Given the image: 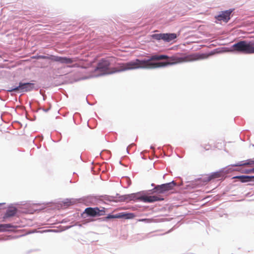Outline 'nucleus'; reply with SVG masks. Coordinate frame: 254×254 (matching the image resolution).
<instances>
[{"instance_id":"ddd939ff","label":"nucleus","mask_w":254,"mask_h":254,"mask_svg":"<svg viewBox=\"0 0 254 254\" xmlns=\"http://www.w3.org/2000/svg\"><path fill=\"white\" fill-rule=\"evenodd\" d=\"M234 178L239 179L242 183H246L251 181L252 179L254 178V176H238L234 177Z\"/></svg>"},{"instance_id":"6ab92c4d","label":"nucleus","mask_w":254,"mask_h":254,"mask_svg":"<svg viewBox=\"0 0 254 254\" xmlns=\"http://www.w3.org/2000/svg\"><path fill=\"white\" fill-rule=\"evenodd\" d=\"M210 146L209 145H206V146L204 147V148L206 150H209L210 149Z\"/></svg>"},{"instance_id":"f03ea898","label":"nucleus","mask_w":254,"mask_h":254,"mask_svg":"<svg viewBox=\"0 0 254 254\" xmlns=\"http://www.w3.org/2000/svg\"><path fill=\"white\" fill-rule=\"evenodd\" d=\"M235 51L244 54H250L254 53V42L241 41L232 46Z\"/></svg>"},{"instance_id":"a211bd4d","label":"nucleus","mask_w":254,"mask_h":254,"mask_svg":"<svg viewBox=\"0 0 254 254\" xmlns=\"http://www.w3.org/2000/svg\"><path fill=\"white\" fill-rule=\"evenodd\" d=\"M78 66H79V65L77 64H75L71 65H68V67H78Z\"/></svg>"},{"instance_id":"f3484780","label":"nucleus","mask_w":254,"mask_h":254,"mask_svg":"<svg viewBox=\"0 0 254 254\" xmlns=\"http://www.w3.org/2000/svg\"><path fill=\"white\" fill-rule=\"evenodd\" d=\"M242 172L243 173L249 174V173H251V169L245 170L242 171Z\"/></svg>"},{"instance_id":"9d476101","label":"nucleus","mask_w":254,"mask_h":254,"mask_svg":"<svg viewBox=\"0 0 254 254\" xmlns=\"http://www.w3.org/2000/svg\"><path fill=\"white\" fill-rule=\"evenodd\" d=\"M232 12L231 10H226L222 11L221 13L216 17V19L219 21H223L227 22L230 18V14Z\"/></svg>"},{"instance_id":"423d86ee","label":"nucleus","mask_w":254,"mask_h":254,"mask_svg":"<svg viewBox=\"0 0 254 254\" xmlns=\"http://www.w3.org/2000/svg\"><path fill=\"white\" fill-rule=\"evenodd\" d=\"M152 38L157 40H162L165 42H170L177 37L175 33H160L152 35Z\"/></svg>"},{"instance_id":"dca6fc26","label":"nucleus","mask_w":254,"mask_h":254,"mask_svg":"<svg viewBox=\"0 0 254 254\" xmlns=\"http://www.w3.org/2000/svg\"><path fill=\"white\" fill-rule=\"evenodd\" d=\"M53 57H54V56L53 55H51L50 56H40L39 57V58L43 59H48L53 61V59L52 58Z\"/></svg>"},{"instance_id":"9b49d317","label":"nucleus","mask_w":254,"mask_h":254,"mask_svg":"<svg viewBox=\"0 0 254 254\" xmlns=\"http://www.w3.org/2000/svg\"><path fill=\"white\" fill-rule=\"evenodd\" d=\"M17 212V210L15 207H11L8 208L5 213L3 218L4 219L14 216Z\"/></svg>"},{"instance_id":"39448f33","label":"nucleus","mask_w":254,"mask_h":254,"mask_svg":"<svg viewBox=\"0 0 254 254\" xmlns=\"http://www.w3.org/2000/svg\"><path fill=\"white\" fill-rule=\"evenodd\" d=\"M131 199L139 200L144 202H153L156 201L163 200L157 196H138L137 195L132 194L130 195Z\"/></svg>"},{"instance_id":"f257e3e1","label":"nucleus","mask_w":254,"mask_h":254,"mask_svg":"<svg viewBox=\"0 0 254 254\" xmlns=\"http://www.w3.org/2000/svg\"><path fill=\"white\" fill-rule=\"evenodd\" d=\"M115 59L114 57L102 59L98 63L95 70L98 71L99 74L102 75L138 68H156L168 65L202 60V54L187 55L186 53H179L171 57L166 55H155L152 56L148 60L136 59L127 63L119 64L118 67L111 71L109 66Z\"/></svg>"},{"instance_id":"4468645a","label":"nucleus","mask_w":254,"mask_h":254,"mask_svg":"<svg viewBox=\"0 0 254 254\" xmlns=\"http://www.w3.org/2000/svg\"><path fill=\"white\" fill-rule=\"evenodd\" d=\"M15 227L10 224H0V232L7 231L9 228H14Z\"/></svg>"},{"instance_id":"f8f14e48","label":"nucleus","mask_w":254,"mask_h":254,"mask_svg":"<svg viewBox=\"0 0 254 254\" xmlns=\"http://www.w3.org/2000/svg\"><path fill=\"white\" fill-rule=\"evenodd\" d=\"M222 176L223 173L221 171L214 172L209 175L206 179H204V181L208 182L213 179L221 178Z\"/></svg>"},{"instance_id":"0eeeda50","label":"nucleus","mask_w":254,"mask_h":254,"mask_svg":"<svg viewBox=\"0 0 254 254\" xmlns=\"http://www.w3.org/2000/svg\"><path fill=\"white\" fill-rule=\"evenodd\" d=\"M54 62H59L61 64H71L74 62H76L78 60L77 58H70L65 57H60L54 56V57L52 58Z\"/></svg>"},{"instance_id":"20e7f679","label":"nucleus","mask_w":254,"mask_h":254,"mask_svg":"<svg viewBox=\"0 0 254 254\" xmlns=\"http://www.w3.org/2000/svg\"><path fill=\"white\" fill-rule=\"evenodd\" d=\"M176 185V183L174 181L161 185H157L153 189V191L158 193H163L173 190Z\"/></svg>"},{"instance_id":"aec40b11","label":"nucleus","mask_w":254,"mask_h":254,"mask_svg":"<svg viewBox=\"0 0 254 254\" xmlns=\"http://www.w3.org/2000/svg\"><path fill=\"white\" fill-rule=\"evenodd\" d=\"M251 173H254V168L251 169Z\"/></svg>"},{"instance_id":"2eb2a0df","label":"nucleus","mask_w":254,"mask_h":254,"mask_svg":"<svg viewBox=\"0 0 254 254\" xmlns=\"http://www.w3.org/2000/svg\"><path fill=\"white\" fill-rule=\"evenodd\" d=\"M254 164V160L252 159L248 160L246 162L243 163L242 162L238 163L236 164L232 165V166H242L245 165H252Z\"/></svg>"},{"instance_id":"6e6552de","label":"nucleus","mask_w":254,"mask_h":254,"mask_svg":"<svg viewBox=\"0 0 254 254\" xmlns=\"http://www.w3.org/2000/svg\"><path fill=\"white\" fill-rule=\"evenodd\" d=\"M104 210H100L98 207H88L86 208L84 210V213L87 214V215L92 217H95L96 216H100L103 214Z\"/></svg>"},{"instance_id":"7ed1b4c3","label":"nucleus","mask_w":254,"mask_h":254,"mask_svg":"<svg viewBox=\"0 0 254 254\" xmlns=\"http://www.w3.org/2000/svg\"><path fill=\"white\" fill-rule=\"evenodd\" d=\"M34 87V84L32 83L20 82L19 85L14 88H10L7 90L8 92H17L20 91L21 92H28L32 90Z\"/></svg>"},{"instance_id":"1a4fd4ad","label":"nucleus","mask_w":254,"mask_h":254,"mask_svg":"<svg viewBox=\"0 0 254 254\" xmlns=\"http://www.w3.org/2000/svg\"><path fill=\"white\" fill-rule=\"evenodd\" d=\"M135 215L133 213H126L121 212L116 214L112 215L109 214L107 217L106 219H112V218H125L126 219H132L134 217Z\"/></svg>"},{"instance_id":"412c9836","label":"nucleus","mask_w":254,"mask_h":254,"mask_svg":"<svg viewBox=\"0 0 254 254\" xmlns=\"http://www.w3.org/2000/svg\"><path fill=\"white\" fill-rule=\"evenodd\" d=\"M146 219H142V220H140V221H145Z\"/></svg>"}]
</instances>
